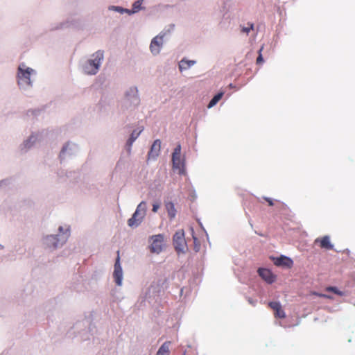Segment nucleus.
Segmentation results:
<instances>
[{
	"label": "nucleus",
	"instance_id": "nucleus-25",
	"mask_svg": "<svg viewBox=\"0 0 355 355\" xmlns=\"http://www.w3.org/2000/svg\"><path fill=\"white\" fill-rule=\"evenodd\" d=\"M263 47L261 46V48L259 49V56L258 58H257V64H262L263 62V59L262 58V55H261V51L263 50Z\"/></svg>",
	"mask_w": 355,
	"mask_h": 355
},
{
	"label": "nucleus",
	"instance_id": "nucleus-1",
	"mask_svg": "<svg viewBox=\"0 0 355 355\" xmlns=\"http://www.w3.org/2000/svg\"><path fill=\"white\" fill-rule=\"evenodd\" d=\"M93 59L89 60L84 66V71L87 74H96L99 69L101 61L103 59V52L98 51L93 54Z\"/></svg>",
	"mask_w": 355,
	"mask_h": 355
},
{
	"label": "nucleus",
	"instance_id": "nucleus-23",
	"mask_svg": "<svg viewBox=\"0 0 355 355\" xmlns=\"http://www.w3.org/2000/svg\"><path fill=\"white\" fill-rule=\"evenodd\" d=\"M130 93H131V94L132 95V98L133 99L136 101V103H139V98L137 96V88L134 87V88H130Z\"/></svg>",
	"mask_w": 355,
	"mask_h": 355
},
{
	"label": "nucleus",
	"instance_id": "nucleus-16",
	"mask_svg": "<svg viewBox=\"0 0 355 355\" xmlns=\"http://www.w3.org/2000/svg\"><path fill=\"white\" fill-rule=\"evenodd\" d=\"M196 63L194 60H187L185 59H182L179 64V69L180 71L187 70L189 69L191 66H193Z\"/></svg>",
	"mask_w": 355,
	"mask_h": 355
},
{
	"label": "nucleus",
	"instance_id": "nucleus-30",
	"mask_svg": "<svg viewBox=\"0 0 355 355\" xmlns=\"http://www.w3.org/2000/svg\"><path fill=\"white\" fill-rule=\"evenodd\" d=\"M193 238L194 242H196L197 241V239L195 236H193Z\"/></svg>",
	"mask_w": 355,
	"mask_h": 355
},
{
	"label": "nucleus",
	"instance_id": "nucleus-12",
	"mask_svg": "<svg viewBox=\"0 0 355 355\" xmlns=\"http://www.w3.org/2000/svg\"><path fill=\"white\" fill-rule=\"evenodd\" d=\"M314 243H319V245L322 249L329 250L334 248V245L331 244L330 237L329 236H324L322 237L317 238L314 241Z\"/></svg>",
	"mask_w": 355,
	"mask_h": 355
},
{
	"label": "nucleus",
	"instance_id": "nucleus-28",
	"mask_svg": "<svg viewBox=\"0 0 355 355\" xmlns=\"http://www.w3.org/2000/svg\"><path fill=\"white\" fill-rule=\"evenodd\" d=\"M159 205L158 204H154V205H153L152 211H153V212H157V210H158V209H159Z\"/></svg>",
	"mask_w": 355,
	"mask_h": 355
},
{
	"label": "nucleus",
	"instance_id": "nucleus-5",
	"mask_svg": "<svg viewBox=\"0 0 355 355\" xmlns=\"http://www.w3.org/2000/svg\"><path fill=\"white\" fill-rule=\"evenodd\" d=\"M33 72V69L26 67L24 64H20L18 67L17 73L18 84L22 87L31 85V75Z\"/></svg>",
	"mask_w": 355,
	"mask_h": 355
},
{
	"label": "nucleus",
	"instance_id": "nucleus-2",
	"mask_svg": "<svg viewBox=\"0 0 355 355\" xmlns=\"http://www.w3.org/2000/svg\"><path fill=\"white\" fill-rule=\"evenodd\" d=\"M93 59L89 60L84 66V71L87 74H96L99 69L101 61L103 59V52L98 51L93 54Z\"/></svg>",
	"mask_w": 355,
	"mask_h": 355
},
{
	"label": "nucleus",
	"instance_id": "nucleus-24",
	"mask_svg": "<svg viewBox=\"0 0 355 355\" xmlns=\"http://www.w3.org/2000/svg\"><path fill=\"white\" fill-rule=\"evenodd\" d=\"M311 295H316V296H318L320 297L327 298V299H333V297L331 295L320 293H318L315 291L311 292Z\"/></svg>",
	"mask_w": 355,
	"mask_h": 355
},
{
	"label": "nucleus",
	"instance_id": "nucleus-11",
	"mask_svg": "<svg viewBox=\"0 0 355 355\" xmlns=\"http://www.w3.org/2000/svg\"><path fill=\"white\" fill-rule=\"evenodd\" d=\"M258 273L259 276L268 284L273 283L276 279V276L268 269L259 268Z\"/></svg>",
	"mask_w": 355,
	"mask_h": 355
},
{
	"label": "nucleus",
	"instance_id": "nucleus-14",
	"mask_svg": "<svg viewBox=\"0 0 355 355\" xmlns=\"http://www.w3.org/2000/svg\"><path fill=\"white\" fill-rule=\"evenodd\" d=\"M273 260L274 264L277 266H284L291 268L293 265L292 259L285 256L274 258Z\"/></svg>",
	"mask_w": 355,
	"mask_h": 355
},
{
	"label": "nucleus",
	"instance_id": "nucleus-19",
	"mask_svg": "<svg viewBox=\"0 0 355 355\" xmlns=\"http://www.w3.org/2000/svg\"><path fill=\"white\" fill-rule=\"evenodd\" d=\"M166 209L168 211V216L171 219L173 218L175 216L176 210L175 209L174 205L173 202H168L166 205Z\"/></svg>",
	"mask_w": 355,
	"mask_h": 355
},
{
	"label": "nucleus",
	"instance_id": "nucleus-20",
	"mask_svg": "<svg viewBox=\"0 0 355 355\" xmlns=\"http://www.w3.org/2000/svg\"><path fill=\"white\" fill-rule=\"evenodd\" d=\"M143 129L140 130L139 131L137 132L136 130H134L128 141V144L129 146H131L132 144V143L135 141V139L139 137V135H140V133L142 132Z\"/></svg>",
	"mask_w": 355,
	"mask_h": 355
},
{
	"label": "nucleus",
	"instance_id": "nucleus-17",
	"mask_svg": "<svg viewBox=\"0 0 355 355\" xmlns=\"http://www.w3.org/2000/svg\"><path fill=\"white\" fill-rule=\"evenodd\" d=\"M46 245L48 247L53 248H56L58 246V239L57 236H48L46 239Z\"/></svg>",
	"mask_w": 355,
	"mask_h": 355
},
{
	"label": "nucleus",
	"instance_id": "nucleus-9",
	"mask_svg": "<svg viewBox=\"0 0 355 355\" xmlns=\"http://www.w3.org/2000/svg\"><path fill=\"white\" fill-rule=\"evenodd\" d=\"M163 45V36L157 35L155 37L150 44V49L153 54L157 55L159 53L161 48Z\"/></svg>",
	"mask_w": 355,
	"mask_h": 355
},
{
	"label": "nucleus",
	"instance_id": "nucleus-6",
	"mask_svg": "<svg viewBox=\"0 0 355 355\" xmlns=\"http://www.w3.org/2000/svg\"><path fill=\"white\" fill-rule=\"evenodd\" d=\"M173 244L178 253L184 252L187 246L183 230L177 231L173 237Z\"/></svg>",
	"mask_w": 355,
	"mask_h": 355
},
{
	"label": "nucleus",
	"instance_id": "nucleus-29",
	"mask_svg": "<svg viewBox=\"0 0 355 355\" xmlns=\"http://www.w3.org/2000/svg\"><path fill=\"white\" fill-rule=\"evenodd\" d=\"M67 150V146H64L61 150V153H63Z\"/></svg>",
	"mask_w": 355,
	"mask_h": 355
},
{
	"label": "nucleus",
	"instance_id": "nucleus-21",
	"mask_svg": "<svg viewBox=\"0 0 355 355\" xmlns=\"http://www.w3.org/2000/svg\"><path fill=\"white\" fill-rule=\"evenodd\" d=\"M325 290L327 291H331V292H333L335 294L338 295H340V296H343L344 295V293L339 291L336 287L335 286H328L325 288Z\"/></svg>",
	"mask_w": 355,
	"mask_h": 355
},
{
	"label": "nucleus",
	"instance_id": "nucleus-7",
	"mask_svg": "<svg viewBox=\"0 0 355 355\" xmlns=\"http://www.w3.org/2000/svg\"><path fill=\"white\" fill-rule=\"evenodd\" d=\"M151 244H150V252L159 254L160 253L164 245V237L162 234H157L152 236L151 237Z\"/></svg>",
	"mask_w": 355,
	"mask_h": 355
},
{
	"label": "nucleus",
	"instance_id": "nucleus-8",
	"mask_svg": "<svg viewBox=\"0 0 355 355\" xmlns=\"http://www.w3.org/2000/svg\"><path fill=\"white\" fill-rule=\"evenodd\" d=\"M114 281L118 286H121L123 279V271L120 265L119 251H117V257L114 263V270L113 272Z\"/></svg>",
	"mask_w": 355,
	"mask_h": 355
},
{
	"label": "nucleus",
	"instance_id": "nucleus-4",
	"mask_svg": "<svg viewBox=\"0 0 355 355\" xmlns=\"http://www.w3.org/2000/svg\"><path fill=\"white\" fill-rule=\"evenodd\" d=\"M146 213V203L144 201L141 202L132 216L128 220V224L130 227H137L143 220Z\"/></svg>",
	"mask_w": 355,
	"mask_h": 355
},
{
	"label": "nucleus",
	"instance_id": "nucleus-31",
	"mask_svg": "<svg viewBox=\"0 0 355 355\" xmlns=\"http://www.w3.org/2000/svg\"><path fill=\"white\" fill-rule=\"evenodd\" d=\"M129 96V92H128V93L126 94V96Z\"/></svg>",
	"mask_w": 355,
	"mask_h": 355
},
{
	"label": "nucleus",
	"instance_id": "nucleus-26",
	"mask_svg": "<svg viewBox=\"0 0 355 355\" xmlns=\"http://www.w3.org/2000/svg\"><path fill=\"white\" fill-rule=\"evenodd\" d=\"M253 28H254V24H250V27H243V28H242V32H243V33H245L248 34V33H249V32H250V30H252V29H253Z\"/></svg>",
	"mask_w": 355,
	"mask_h": 355
},
{
	"label": "nucleus",
	"instance_id": "nucleus-22",
	"mask_svg": "<svg viewBox=\"0 0 355 355\" xmlns=\"http://www.w3.org/2000/svg\"><path fill=\"white\" fill-rule=\"evenodd\" d=\"M143 0H137L132 4V12H137L141 9Z\"/></svg>",
	"mask_w": 355,
	"mask_h": 355
},
{
	"label": "nucleus",
	"instance_id": "nucleus-27",
	"mask_svg": "<svg viewBox=\"0 0 355 355\" xmlns=\"http://www.w3.org/2000/svg\"><path fill=\"white\" fill-rule=\"evenodd\" d=\"M263 199L268 203L269 206L274 205L273 200L271 199L270 198L263 197Z\"/></svg>",
	"mask_w": 355,
	"mask_h": 355
},
{
	"label": "nucleus",
	"instance_id": "nucleus-3",
	"mask_svg": "<svg viewBox=\"0 0 355 355\" xmlns=\"http://www.w3.org/2000/svg\"><path fill=\"white\" fill-rule=\"evenodd\" d=\"M172 162L173 169L177 170L179 174L185 175L184 159L181 157V146L178 144L172 154Z\"/></svg>",
	"mask_w": 355,
	"mask_h": 355
},
{
	"label": "nucleus",
	"instance_id": "nucleus-32",
	"mask_svg": "<svg viewBox=\"0 0 355 355\" xmlns=\"http://www.w3.org/2000/svg\"><path fill=\"white\" fill-rule=\"evenodd\" d=\"M2 248V246L0 245V249Z\"/></svg>",
	"mask_w": 355,
	"mask_h": 355
},
{
	"label": "nucleus",
	"instance_id": "nucleus-15",
	"mask_svg": "<svg viewBox=\"0 0 355 355\" xmlns=\"http://www.w3.org/2000/svg\"><path fill=\"white\" fill-rule=\"evenodd\" d=\"M171 341H166L159 348L156 355H170Z\"/></svg>",
	"mask_w": 355,
	"mask_h": 355
},
{
	"label": "nucleus",
	"instance_id": "nucleus-18",
	"mask_svg": "<svg viewBox=\"0 0 355 355\" xmlns=\"http://www.w3.org/2000/svg\"><path fill=\"white\" fill-rule=\"evenodd\" d=\"M224 95L223 92H220L216 94L213 98L210 101V102L208 104V108H211L216 105V103L222 98L223 96Z\"/></svg>",
	"mask_w": 355,
	"mask_h": 355
},
{
	"label": "nucleus",
	"instance_id": "nucleus-10",
	"mask_svg": "<svg viewBox=\"0 0 355 355\" xmlns=\"http://www.w3.org/2000/svg\"><path fill=\"white\" fill-rule=\"evenodd\" d=\"M268 306L274 311L275 318L282 319L286 318V313L282 309L281 304L279 302H270L268 303Z\"/></svg>",
	"mask_w": 355,
	"mask_h": 355
},
{
	"label": "nucleus",
	"instance_id": "nucleus-13",
	"mask_svg": "<svg viewBox=\"0 0 355 355\" xmlns=\"http://www.w3.org/2000/svg\"><path fill=\"white\" fill-rule=\"evenodd\" d=\"M160 150H161V141L159 139H156L153 142V145L151 146L150 150L148 155V159H156L159 154Z\"/></svg>",
	"mask_w": 355,
	"mask_h": 355
}]
</instances>
